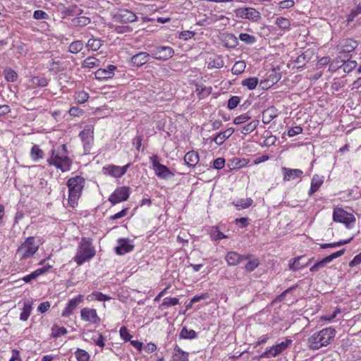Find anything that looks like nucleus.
<instances>
[{
  "label": "nucleus",
  "instance_id": "1",
  "mask_svg": "<svg viewBox=\"0 0 361 361\" xmlns=\"http://www.w3.org/2000/svg\"><path fill=\"white\" fill-rule=\"evenodd\" d=\"M47 161L50 166H55L62 172L70 171L73 163L72 159L68 157L67 147L64 144L52 148Z\"/></svg>",
  "mask_w": 361,
  "mask_h": 361
},
{
  "label": "nucleus",
  "instance_id": "2",
  "mask_svg": "<svg viewBox=\"0 0 361 361\" xmlns=\"http://www.w3.org/2000/svg\"><path fill=\"white\" fill-rule=\"evenodd\" d=\"M335 335L336 331L334 328H324L308 338L307 345L311 350H319L330 344Z\"/></svg>",
  "mask_w": 361,
  "mask_h": 361
},
{
  "label": "nucleus",
  "instance_id": "3",
  "mask_svg": "<svg viewBox=\"0 0 361 361\" xmlns=\"http://www.w3.org/2000/svg\"><path fill=\"white\" fill-rule=\"evenodd\" d=\"M85 184V179L80 176H75L70 178L66 183L68 188V204L75 208L78 206L83 188Z\"/></svg>",
  "mask_w": 361,
  "mask_h": 361
},
{
  "label": "nucleus",
  "instance_id": "4",
  "mask_svg": "<svg viewBox=\"0 0 361 361\" xmlns=\"http://www.w3.org/2000/svg\"><path fill=\"white\" fill-rule=\"evenodd\" d=\"M96 251L92 245V240L90 238H82L78 244L77 252L73 260L78 266L82 265L85 262L90 260L95 255Z\"/></svg>",
  "mask_w": 361,
  "mask_h": 361
},
{
  "label": "nucleus",
  "instance_id": "5",
  "mask_svg": "<svg viewBox=\"0 0 361 361\" xmlns=\"http://www.w3.org/2000/svg\"><path fill=\"white\" fill-rule=\"evenodd\" d=\"M39 243L35 237H28L18 248L16 254L20 259H26L33 256L38 250Z\"/></svg>",
  "mask_w": 361,
  "mask_h": 361
},
{
  "label": "nucleus",
  "instance_id": "6",
  "mask_svg": "<svg viewBox=\"0 0 361 361\" xmlns=\"http://www.w3.org/2000/svg\"><path fill=\"white\" fill-rule=\"evenodd\" d=\"M333 220L335 222L343 224L345 226L350 229L355 224V217L353 214L348 213L342 208L336 207L333 212Z\"/></svg>",
  "mask_w": 361,
  "mask_h": 361
},
{
  "label": "nucleus",
  "instance_id": "7",
  "mask_svg": "<svg viewBox=\"0 0 361 361\" xmlns=\"http://www.w3.org/2000/svg\"><path fill=\"white\" fill-rule=\"evenodd\" d=\"M154 174L159 178L166 180L174 176V173L165 165L159 161L157 155H153L149 158Z\"/></svg>",
  "mask_w": 361,
  "mask_h": 361
},
{
  "label": "nucleus",
  "instance_id": "8",
  "mask_svg": "<svg viewBox=\"0 0 361 361\" xmlns=\"http://www.w3.org/2000/svg\"><path fill=\"white\" fill-rule=\"evenodd\" d=\"M79 137L83 145L85 154H89L94 142V127L92 125H87L80 133Z\"/></svg>",
  "mask_w": 361,
  "mask_h": 361
},
{
  "label": "nucleus",
  "instance_id": "9",
  "mask_svg": "<svg viewBox=\"0 0 361 361\" xmlns=\"http://www.w3.org/2000/svg\"><path fill=\"white\" fill-rule=\"evenodd\" d=\"M130 195V188L122 186L116 188L109 196V201L112 204H116L128 200Z\"/></svg>",
  "mask_w": 361,
  "mask_h": 361
},
{
  "label": "nucleus",
  "instance_id": "10",
  "mask_svg": "<svg viewBox=\"0 0 361 361\" xmlns=\"http://www.w3.org/2000/svg\"><path fill=\"white\" fill-rule=\"evenodd\" d=\"M173 55V49L168 46L157 47L152 51V57L160 61H167L172 58Z\"/></svg>",
  "mask_w": 361,
  "mask_h": 361
},
{
  "label": "nucleus",
  "instance_id": "11",
  "mask_svg": "<svg viewBox=\"0 0 361 361\" xmlns=\"http://www.w3.org/2000/svg\"><path fill=\"white\" fill-rule=\"evenodd\" d=\"M80 317L82 321L95 325L99 324L101 321L97 315V310L89 307H84L80 310Z\"/></svg>",
  "mask_w": 361,
  "mask_h": 361
},
{
  "label": "nucleus",
  "instance_id": "12",
  "mask_svg": "<svg viewBox=\"0 0 361 361\" xmlns=\"http://www.w3.org/2000/svg\"><path fill=\"white\" fill-rule=\"evenodd\" d=\"M130 164H128L123 166L116 165H108L103 167V171L105 174H108L111 177L119 178L122 177L130 167Z\"/></svg>",
  "mask_w": 361,
  "mask_h": 361
},
{
  "label": "nucleus",
  "instance_id": "13",
  "mask_svg": "<svg viewBox=\"0 0 361 361\" xmlns=\"http://www.w3.org/2000/svg\"><path fill=\"white\" fill-rule=\"evenodd\" d=\"M345 251V249H342L341 250L334 252L333 254L324 257L322 260H320V261L317 262L316 264H314L310 268V271L316 272L318 270H319L320 269L324 268L328 263L331 262L334 259L342 256L344 254Z\"/></svg>",
  "mask_w": 361,
  "mask_h": 361
},
{
  "label": "nucleus",
  "instance_id": "14",
  "mask_svg": "<svg viewBox=\"0 0 361 361\" xmlns=\"http://www.w3.org/2000/svg\"><path fill=\"white\" fill-rule=\"evenodd\" d=\"M116 21L128 23L137 20V16L131 11L128 9H120L114 16Z\"/></svg>",
  "mask_w": 361,
  "mask_h": 361
},
{
  "label": "nucleus",
  "instance_id": "15",
  "mask_svg": "<svg viewBox=\"0 0 361 361\" xmlns=\"http://www.w3.org/2000/svg\"><path fill=\"white\" fill-rule=\"evenodd\" d=\"M291 342L292 341L290 339L287 338L285 341L278 343L276 345H273L269 350L265 351L264 355L267 357H276L284 351Z\"/></svg>",
  "mask_w": 361,
  "mask_h": 361
},
{
  "label": "nucleus",
  "instance_id": "16",
  "mask_svg": "<svg viewBox=\"0 0 361 361\" xmlns=\"http://www.w3.org/2000/svg\"><path fill=\"white\" fill-rule=\"evenodd\" d=\"M357 46V42L352 39H342L339 41L336 49L340 53H349L353 51Z\"/></svg>",
  "mask_w": 361,
  "mask_h": 361
},
{
  "label": "nucleus",
  "instance_id": "17",
  "mask_svg": "<svg viewBox=\"0 0 361 361\" xmlns=\"http://www.w3.org/2000/svg\"><path fill=\"white\" fill-rule=\"evenodd\" d=\"M116 69L117 67L114 65H109L106 68H99L94 73L95 78L99 80L112 78Z\"/></svg>",
  "mask_w": 361,
  "mask_h": 361
},
{
  "label": "nucleus",
  "instance_id": "18",
  "mask_svg": "<svg viewBox=\"0 0 361 361\" xmlns=\"http://www.w3.org/2000/svg\"><path fill=\"white\" fill-rule=\"evenodd\" d=\"M82 298L83 296L79 295L77 297L70 300L67 303L66 307L63 309L61 313V316L63 317H68L71 314H72L73 311L81 303Z\"/></svg>",
  "mask_w": 361,
  "mask_h": 361
},
{
  "label": "nucleus",
  "instance_id": "19",
  "mask_svg": "<svg viewBox=\"0 0 361 361\" xmlns=\"http://www.w3.org/2000/svg\"><path fill=\"white\" fill-rule=\"evenodd\" d=\"M239 15L245 19L256 22L261 18L259 11L253 8H243L239 10Z\"/></svg>",
  "mask_w": 361,
  "mask_h": 361
},
{
  "label": "nucleus",
  "instance_id": "20",
  "mask_svg": "<svg viewBox=\"0 0 361 361\" xmlns=\"http://www.w3.org/2000/svg\"><path fill=\"white\" fill-rule=\"evenodd\" d=\"M248 257L249 255H241L236 252L230 251L226 254L225 259L228 266H235Z\"/></svg>",
  "mask_w": 361,
  "mask_h": 361
},
{
  "label": "nucleus",
  "instance_id": "21",
  "mask_svg": "<svg viewBox=\"0 0 361 361\" xmlns=\"http://www.w3.org/2000/svg\"><path fill=\"white\" fill-rule=\"evenodd\" d=\"M117 244L115 251L116 254L119 255H125L131 251L133 248V245L128 239H119L118 240Z\"/></svg>",
  "mask_w": 361,
  "mask_h": 361
},
{
  "label": "nucleus",
  "instance_id": "22",
  "mask_svg": "<svg viewBox=\"0 0 361 361\" xmlns=\"http://www.w3.org/2000/svg\"><path fill=\"white\" fill-rule=\"evenodd\" d=\"M283 174V180L285 181H290L296 178H300L303 175V171L298 169H288L286 167L282 168Z\"/></svg>",
  "mask_w": 361,
  "mask_h": 361
},
{
  "label": "nucleus",
  "instance_id": "23",
  "mask_svg": "<svg viewBox=\"0 0 361 361\" xmlns=\"http://www.w3.org/2000/svg\"><path fill=\"white\" fill-rule=\"evenodd\" d=\"M189 353L183 350L178 345L173 348L171 361H188Z\"/></svg>",
  "mask_w": 361,
  "mask_h": 361
},
{
  "label": "nucleus",
  "instance_id": "24",
  "mask_svg": "<svg viewBox=\"0 0 361 361\" xmlns=\"http://www.w3.org/2000/svg\"><path fill=\"white\" fill-rule=\"evenodd\" d=\"M235 130L233 128H228L224 131L219 133L215 137L212 138V140L217 145H222L229 137L232 135Z\"/></svg>",
  "mask_w": 361,
  "mask_h": 361
},
{
  "label": "nucleus",
  "instance_id": "25",
  "mask_svg": "<svg viewBox=\"0 0 361 361\" xmlns=\"http://www.w3.org/2000/svg\"><path fill=\"white\" fill-rule=\"evenodd\" d=\"M324 181V177L315 174L313 176L311 180V185L308 192L309 196H312L322 186Z\"/></svg>",
  "mask_w": 361,
  "mask_h": 361
},
{
  "label": "nucleus",
  "instance_id": "26",
  "mask_svg": "<svg viewBox=\"0 0 361 361\" xmlns=\"http://www.w3.org/2000/svg\"><path fill=\"white\" fill-rule=\"evenodd\" d=\"M277 116V109L274 106H270L263 111L262 120L264 124H268Z\"/></svg>",
  "mask_w": 361,
  "mask_h": 361
},
{
  "label": "nucleus",
  "instance_id": "27",
  "mask_svg": "<svg viewBox=\"0 0 361 361\" xmlns=\"http://www.w3.org/2000/svg\"><path fill=\"white\" fill-rule=\"evenodd\" d=\"M149 59V54L147 52H140L131 58V62L136 66H142Z\"/></svg>",
  "mask_w": 361,
  "mask_h": 361
},
{
  "label": "nucleus",
  "instance_id": "28",
  "mask_svg": "<svg viewBox=\"0 0 361 361\" xmlns=\"http://www.w3.org/2000/svg\"><path fill=\"white\" fill-rule=\"evenodd\" d=\"M223 42L224 46L228 48H235L238 44V38L231 33L224 34Z\"/></svg>",
  "mask_w": 361,
  "mask_h": 361
},
{
  "label": "nucleus",
  "instance_id": "29",
  "mask_svg": "<svg viewBox=\"0 0 361 361\" xmlns=\"http://www.w3.org/2000/svg\"><path fill=\"white\" fill-rule=\"evenodd\" d=\"M184 161L190 166H195L199 161L198 153L195 151H190L184 157Z\"/></svg>",
  "mask_w": 361,
  "mask_h": 361
},
{
  "label": "nucleus",
  "instance_id": "30",
  "mask_svg": "<svg viewBox=\"0 0 361 361\" xmlns=\"http://www.w3.org/2000/svg\"><path fill=\"white\" fill-rule=\"evenodd\" d=\"M250 257L246 259L248 260L247 263L245 266V269L247 271H254L259 264V259L251 255H248Z\"/></svg>",
  "mask_w": 361,
  "mask_h": 361
},
{
  "label": "nucleus",
  "instance_id": "31",
  "mask_svg": "<svg viewBox=\"0 0 361 361\" xmlns=\"http://www.w3.org/2000/svg\"><path fill=\"white\" fill-rule=\"evenodd\" d=\"M32 310V304L30 301L24 302L22 312L20 314V319L21 321H27L30 315Z\"/></svg>",
  "mask_w": 361,
  "mask_h": 361
},
{
  "label": "nucleus",
  "instance_id": "32",
  "mask_svg": "<svg viewBox=\"0 0 361 361\" xmlns=\"http://www.w3.org/2000/svg\"><path fill=\"white\" fill-rule=\"evenodd\" d=\"M49 84V80L44 77L35 76L31 79V85L34 87H44Z\"/></svg>",
  "mask_w": 361,
  "mask_h": 361
},
{
  "label": "nucleus",
  "instance_id": "33",
  "mask_svg": "<svg viewBox=\"0 0 361 361\" xmlns=\"http://www.w3.org/2000/svg\"><path fill=\"white\" fill-rule=\"evenodd\" d=\"M259 123V121L256 119L251 121L241 128V133L244 135L251 133L257 128Z\"/></svg>",
  "mask_w": 361,
  "mask_h": 361
},
{
  "label": "nucleus",
  "instance_id": "34",
  "mask_svg": "<svg viewBox=\"0 0 361 361\" xmlns=\"http://www.w3.org/2000/svg\"><path fill=\"white\" fill-rule=\"evenodd\" d=\"M30 157L34 161H37L43 158L44 152L38 145H34L30 151Z\"/></svg>",
  "mask_w": 361,
  "mask_h": 361
},
{
  "label": "nucleus",
  "instance_id": "35",
  "mask_svg": "<svg viewBox=\"0 0 361 361\" xmlns=\"http://www.w3.org/2000/svg\"><path fill=\"white\" fill-rule=\"evenodd\" d=\"M99 60L98 59L92 56H89L83 61L82 63V67L87 68H92L99 66Z\"/></svg>",
  "mask_w": 361,
  "mask_h": 361
},
{
  "label": "nucleus",
  "instance_id": "36",
  "mask_svg": "<svg viewBox=\"0 0 361 361\" xmlns=\"http://www.w3.org/2000/svg\"><path fill=\"white\" fill-rule=\"evenodd\" d=\"M252 202L253 200L251 198H243L234 201L233 204L240 209L250 207Z\"/></svg>",
  "mask_w": 361,
  "mask_h": 361
},
{
  "label": "nucleus",
  "instance_id": "37",
  "mask_svg": "<svg viewBox=\"0 0 361 361\" xmlns=\"http://www.w3.org/2000/svg\"><path fill=\"white\" fill-rule=\"evenodd\" d=\"M353 237H351L348 240H339L336 243H323V244H320L319 246L322 249L330 248V247L334 248V247H340L341 245H346V244L349 243L353 240Z\"/></svg>",
  "mask_w": 361,
  "mask_h": 361
},
{
  "label": "nucleus",
  "instance_id": "38",
  "mask_svg": "<svg viewBox=\"0 0 361 361\" xmlns=\"http://www.w3.org/2000/svg\"><path fill=\"white\" fill-rule=\"evenodd\" d=\"M224 62L221 56H216L213 59H210L208 62L207 68H221L224 66Z\"/></svg>",
  "mask_w": 361,
  "mask_h": 361
},
{
  "label": "nucleus",
  "instance_id": "39",
  "mask_svg": "<svg viewBox=\"0 0 361 361\" xmlns=\"http://www.w3.org/2000/svg\"><path fill=\"white\" fill-rule=\"evenodd\" d=\"M197 333L192 329H188L183 327L180 333V337L183 339H193L197 338Z\"/></svg>",
  "mask_w": 361,
  "mask_h": 361
},
{
  "label": "nucleus",
  "instance_id": "40",
  "mask_svg": "<svg viewBox=\"0 0 361 361\" xmlns=\"http://www.w3.org/2000/svg\"><path fill=\"white\" fill-rule=\"evenodd\" d=\"M275 23L281 30H288L290 29V22L286 18L279 17L276 19Z\"/></svg>",
  "mask_w": 361,
  "mask_h": 361
},
{
  "label": "nucleus",
  "instance_id": "41",
  "mask_svg": "<svg viewBox=\"0 0 361 361\" xmlns=\"http://www.w3.org/2000/svg\"><path fill=\"white\" fill-rule=\"evenodd\" d=\"M102 45V42L99 39L91 38L87 43V47L92 51H97Z\"/></svg>",
  "mask_w": 361,
  "mask_h": 361
},
{
  "label": "nucleus",
  "instance_id": "42",
  "mask_svg": "<svg viewBox=\"0 0 361 361\" xmlns=\"http://www.w3.org/2000/svg\"><path fill=\"white\" fill-rule=\"evenodd\" d=\"M245 67L246 63L245 61H238L233 65L231 69L232 73L234 75H240L245 71Z\"/></svg>",
  "mask_w": 361,
  "mask_h": 361
},
{
  "label": "nucleus",
  "instance_id": "43",
  "mask_svg": "<svg viewBox=\"0 0 361 361\" xmlns=\"http://www.w3.org/2000/svg\"><path fill=\"white\" fill-rule=\"evenodd\" d=\"M303 257L302 256H299V257H295L294 259H293V262L292 263H290L289 264V268L290 270L292 271H297V270H300L305 267L307 266L308 263H306L305 264H301L300 263V260Z\"/></svg>",
  "mask_w": 361,
  "mask_h": 361
},
{
  "label": "nucleus",
  "instance_id": "44",
  "mask_svg": "<svg viewBox=\"0 0 361 361\" xmlns=\"http://www.w3.org/2000/svg\"><path fill=\"white\" fill-rule=\"evenodd\" d=\"M83 47L82 41H74L69 45L68 51L72 54H78L83 49Z\"/></svg>",
  "mask_w": 361,
  "mask_h": 361
},
{
  "label": "nucleus",
  "instance_id": "45",
  "mask_svg": "<svg viewBox=\"0 0 361 361\" xmlns=\"http://www.w3.org/2000/svg\"><path fill=\"white\" fill-rule=\"evenodd\" d=\"M105 340L106 339L104 336L99 333L94 334L92 336V341H93V343L96 345L99 346L101 349H103L105 345Z\"/></svg>",
  "mask_w": 361,
  "mask_h": 361
},
{
  "label": "nucleus",
  "instance_id": "46",
  "mask_svg": "<svg viewBox=\"0 0 361 361\" xmlns=\"http://www.w3.org/2000/svg\"><path fill=\"white\" fill-rule=\"evenodd\" d=\"M242 85L247 87L249 90H252L255 89L258 84V79L257 78H249L242 81Z\"/></svg>",
  "mask_w": 361,
  "mask_h": 361
},
{
  "label": "nucleus",
  "instance_id": "47",
  "mask_svg": "<svg viewBox=\"0 0 361 361\" xmlns=\"http://www.w3.org/2000/svg\"><path fill=\"white\" fill-rule=\"evenodd\" d=\"M67 332V329L65 327L55 325L51 328V336L53 338H58L66 334Z\"/></svg>",
  "mask_w": 361,
  "mask_h": 361
},
{
  "label": "nucleus",
  "instance_id": "48",
  "mask_svg": "<svg viewBox=\"0 0 361 361\" xmlns=\"http://www.w3.org/2000/svg\"><path fill=\"white\" fill-rule=\"evenodd\" d=\"M89 98V94L85 91H79L75 92L74 99L78 104L85 103Z\"/></svg>",
  "mask_w": 361,
  "mask_h": 361
},
{
  "label": "nucleus",
  "instance_id": "49",
  "mask_svg": "<svg viewBox=\"0 0 361 361\" xmlns=\"http://www.w3.org/2000/svg\"><path fill=\"white\" fill-rule=\"evenodd\" d=\"M75 355L78 361L90 360V355L83 349L78 348L75 352Z\"/></svg>",
  "mask_w": 361,
  "mask_h": 361
},
{
  "label": "nucleus",
  "instance_id": "50",
  "mask_svg": "<svg viewBox=\"0 0 361 361\" xmlns=\"http://www.w3.org/2000/svg\"><path fill=\"white\" fill-rule=\"evenodd\" d=\"M90 23V18L86 16H80L73 19V23L75 26L82 27Z\"/></svg>",
  "mask_w": 361,
  "mask_h": 361
},
{
  "label": "nucleus",
  "instance_id": "51",
  "mask_svg": "<svg viewBox=\"0 0 361 361\" xmlns=\"http://www.w3.org/2000/svg\"><path fill=\"white\" fill-rule=\"evenodd\" d=\"M179 304V300L177 298H165L161 304V308L175 306Z\"/></svg>",
  "mask_w": 361,
  "mask_h": 361
},
{
  "label": "nucleus",
  "instance_id": "52",
  "mask_svg": "<svg viewBox=\"0 0 361 361\" xmlns=\"http://www.w3.org/2000/svg\"><path fill=\"white\" fill-rule=\"evenodd\" d=\"M212 87H207L202 85H197L196 92L202 98L206 97L211 93Z\"/></svg>",
  "mask_w": 361,
  "mask_h": 361
},
{
  "label": "nucleus",
  "instance_id": "53",
  "mask_svg": "<svg viewBox=\"0 0 361 361\" xmlns=\"http://www.w3.org/2000/svg\"><path fill=\"white\" fill-rule=\"evenodd\" d=\"M239 39L247 44H252L256 42L255 37L247 33H240Z\"/></svg>",
  "mask_w": 361,
  "mask_h": 361
},
{
  "label": "nucleus",
  "instance_id": "54",
  "mask_svg": "<svg viewBox=\"0 0 361 361\" xmlns=\"http://www.w3.org/2000/svg\"><path fill=\"white\" fill-rule=\"evenodd\" d=\"M227 238L228 236L221 232L218 228H215L211 233V238L214 240H220Z\"/></svg>",
  "mask_w": 361,
  "mask_h": 361
},
{
  "label": "nucleus",
  "instance_id": "55",
  "mask_svg": "<svg viewBox=\"0 0 361 361\" xmlns=\"http://www.w3.org/2000/svg\"><path fill=\"white\" fill-rule=\"evenodd\" d=\"M18 78L16 72L13 70L8 69L5 71V79L8 82H15Z\"/></svg>",
  "mask_w": 361,
  "mask_h": 361
},
{
  "label": "nucleus",
  "instance_id": "56",
  "mask_svg": "<svg viewBox=\"0 0 361 361\" xmlns=\"http://www.w3.org/2000/svg\"><path fill=\"white\" fill-rule=\"evenodd\" d=\"M250 119V116L247 115V114H243L238 116H236L233 119V123L235 125H240L246 123Z\"/></svg>",
  "mask_w": 361,
  "mask_h": 361
},
{
  "label": "nucleus",
  "instance_id": "57",
  "mask_svg": "<svg viewBox=\"0 0 361 361\" xmlns=\"http://www.w3.org/2000/svg\"><path fill=\"white\" fill-rule=\"evenodd\" d=\"M240 97L238 96L231 97L228 101V109H235L240 103Z\"/></svg>",
  "mask_w": 361,
  "mask_h": 361
},
{
  "label": "nucleus",
  "instance_id": "58",
  "mask_svg": "<svg viewBox=\"0 0 361 361\" xmlns=\"http://www.w3.org/2000/svg\"><path fill=\"white\" fill-rule=\"evenodd\" d=\"M119 334L121 338L125 341H130L132 338V336L130 334L128 329L126 326L121 327Z\"/></svg>",
  "mask_w": 361,
  "mask_h": 361
},
{
  "label": "nucleus",
  "instance_id": "59",
  "mask_svg": "<svg viewBox=\"0 0 361 361\" xmlns=\"http://www.w3.org/2000/svg\"><path fill=\"white\" fill-rule=\"evenodd\" d=\"M49 17V14L42 10H36L33 13V18L36 20H47Z\"/></svg>",
  "mask_w": 361,
  "mask_h": 361
},
{
  "label": "nucleus",
  "instance_id": "60",
  "mask_svg": "<svg viewBox=\"0 0 361 361\" xmlns=\"http://www.w3.org/2000/svg\"><path fill=\"white\" fill-rule=\"evenodd\" d=\"M90 296L94 297V299H96L98 301H107L111 299V297H109V295H105L101 292H94Z\"/></svg>",
  "mask_w": 361,
  "mask_h": 361
},
{
  "label": "nucleus",
  "instance_id": "61",
  "mask_svg": "<svg viewBox=\"0 0 361 361\" xmlns=\"http://www.w3.org/2000/svg\"><path fill=\"white\" fill-rule=\"evenodd\" d=\"M302 128L299 126H294L293 128H290L288 131V135L289 137H293L295 135H299L300 133H302Z\"/></svg>",
  "mask_w": 361,
  "mask_h": 361
},
{
  "label": "nucleus",
  "instance_id": "62",
  "mask_svg": "<svg viewBox=\"0 0 361 361\" xmlns=\"http://www.w3.org/2000/svg\"><path fill=\"white\" fill-rule=\"evenodd\" d=\"M233 163L235 168L241 169L249 163V161L246 159H236L233 160Z\"/></svg>",
  "mask_w": 361,
  "mask_h": 361
},
{
  "label": "nucleus",
  "instance_id": "63",
  "mask_svg": "<svg viewBox=\"0 0 361 361\" xmlns=\"http://www.w3.org/2000/svg\"><path fill=\"white\" fill-rule=\"evenodd\" d=\"M195 35V32L192 31H183L179 34V38L183 40H188L191 39Z\"/></svg>",
  "mask_w": 361,
  "mask_h": 361
},
{
  "label": "nucleus",
  "instance_id": "64",
  "mask_svg": "<svg viewBox=\"0 0 361 361\" xmlns=\"http://www.w3.org/2000/svg\"><path fill=\"white\" fill-rule=\"evenodd\" d=\"M225 159L224 158H217L213 161V167L216 169H221L224 166Z\"/></svg>",
  "mask_w": 361,
  "mask_h": 361
}]
</instances>
